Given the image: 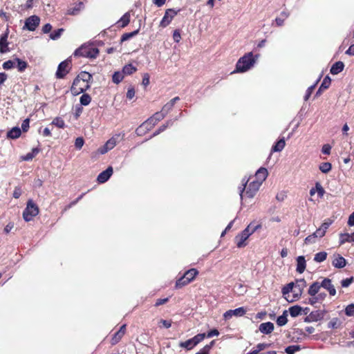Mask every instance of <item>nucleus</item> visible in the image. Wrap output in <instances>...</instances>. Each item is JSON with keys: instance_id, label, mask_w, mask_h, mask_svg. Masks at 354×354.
<instances>
[{"instance_id": "obj_61", "label": "nucleus", "mask_w": 354, "mask_h": 354, "mask_svg": "<svg viewBox=\"0 0 354 354\" xmlns=\"http://www.w3.org/2000/svg\"><path fill=\"white\" fill-rule=\"evenodd\" d=\"M219 335V332L217 329H213L209 331L207 334H205V337H212L214 336H218Z\"/></svg>"}, {"instance_id": "obj_48", "label": "nucleus", "mask_w": 354, "mask_h": 354, "mask_svg": "<svg viewBox=\"0 0 354 354\" xmlns=\"http://www.w3.org/2000/svg\"><path fill=\"white\" fill-rule=\"evenodd\" d=\"M173 107H174V105L172 104V103L169 102L163 106L161 111L167 115L170 112V111L173 109Z\"/></svg>"}, {"instance_id": "obj_59", "label": "nucleus", "mask_w": 354, "mask_h": 354, "mask_svg": "<svg viewBox=\"0 0 354 354\" xmlns=\"http://www.w3.org/2000/svg\"><path fill=\"white\" fill-rule=\"evenodd\" d=\"M30 120L28 118L25 119L21 124V129L24 131H27L29 129Z\"/></svg>"}, {"instance_id": "obj_38", "label": "nucleus", "mask_w": 354, "mask_h": 354, "mask_svg": "<svg viewBox=\"0 0 354 354\" xmlns=\"http://www.w3.org/2000/svg\"><path fill=\"white\" fill-rule=\"evenodd\" d=\"M179 346L182 348H186L187 350H191L195 346L192 339L180 342Z\"/></svg>"}, {"instance_id": "obj_12", "label": "nucleus", "mask_w": 354, "mask_h": 354, "mask_svg": "<svg viewBox=\"0 0 354 354\" xmlns=\"http://www.w3.org/2000/svg\"><path fill=\"white\" fill-rule=\"evenodd\" d=\"M71 61L68 59L62 62L57 68L56 77L59 79L63 78L68 73Z\"/></svg>"}, {"instance_id": "obj_57", "label": "nucleus", "mask_w": 354, "mask_h": 354, "mask_svg": "<svg viewBox=\"0 0 354 354\" xmlns=\"http://www.w3.org/2000/svg\"><path fill=\"white\" fill-rule=\"evenodd\" d=\"M315 87V85H313V86H310L308 88L306 92V95L304 96V100L305 101H307L310 96L312 94V92L313 91L314 88Z\"/></svg>"}, {"instance_id": "obj_15", "label": "nucleus", "mask_w": 354, "mask_h": 354, "mask_svg": "<svg viewBox=\"0 0 354 354\" xmlns=\"http://www.w3.org/2000/svg\"><path fill=\"white\" fill-rule=\"evenodd\" d=\"M8 30H6V32L3 34L0 37V53L4 54L10 51L8 48Z\"/></svg>"}, {"instance_id": "obj_36", "label": "nucleus", "mask_w": 354, "mask_h": 354, "mask_svg": "<svg viewBox=\"0 0 354 354\" xmlns=\"http://www.w3.org/2000/svg\"><path fill=\"white\" fill-rule=\"evenodd\" d=\"M327 253L326 252H320L315 255L314 261L317 263L323 262L326 259Z\"/></svg>"}, {"instance_id": "obj_26", "label": "nucleus", "mask_w": 354, "mask_h": 354, "mask_svg": "<svg viewBox=\"0 0 354 354\" xmlns=\"http://www.w3.org/2000/svg\"><path fill=\"white\" fill-rule=\"evenodd\" d=\"M344 68V64L342 62L339 61L335 62L330 68V73L333 75H337L341 73Z\"/></svg>"}, {"instance_id": "obj_16", "label": "nucleus", "mask_w": 354, "mask_h": 354, "mask_svg": "<svg viewBox=\"0 0 354 354\" xmlns=\"http://www.w3.org/2000/svg\"><path fill=\"white\" fill-rule=\"evenodd\" d=\"M306 286V282L304 279H297L294 283V292H295V297L297 299H298L299 297L301 295V292Z\"/></svg>"}, {"instance_id": "obj_23", "label": "nucleus", "mask_w": 354, "mask_h": 354, "mask_svg": "<svg viewBox=\"0 0 354 354\" xmlns=\"http://www.w3.org/2000/svg\"><path fill=\"white\" fill-rule=\"evenodd\" d=\"M274 330V324L272 322H268L262 323L259 326V330L263 334H269Z\"/></svg>"}, {"instance_id": "obj_51", "label": "nucleus", "mask_w": 354, "mask_h": 354, "mask_svg": "<svg viewBox=\"0 0 354 354\" xmlns=\"http://www.w3.org/2000/svg\"><path fill=\"white\" fill-rule=\"evenodd\" d=\"M267 347H268V344H264V343H261V344H258L256 346V347L253 349V351L257 352V354H258L260 351L264 350Z\"/></svg>"}, {"instance_id": "obj_55", "label": "nucleus", "mask_w": 354, "mask_h": 354, "mask_svg": "<svg viewBox=\"0 0 354 354\" xmlns=\"http://www.w3.org/2000/svg\"><path fill=\"white\" fill-rule=\"evenodd\" d=\"M316 190L319 196L322 198L324 196L325 192L319 183H316Z\"/></svg>"}, {"instance_id": "obj_22", "label": "nucleus", "mask_w": 354, "mask_h": 354, "mask_svg": "<svg viewBox=\"0 0 354 354\" xmlns=\"http://www.w3.org/2000/svg\"><path fill=\"white\" fill-rule=\"evenodd\" d=\"M282 294L284 298L289 302L293 301L294 299H289V293L294 292V282L289 283L282 288Z\"/></svg>"}, {"instance_id": "obj_10", "label": "nucleus", "mask_w": 354, "mask_h": 354, "mask_svg": "<svg viewBox=\"0 0 354 354\" xmlns=\"http://www.w3.org/2000/svg\"><path fill=\"white\" fill-rule=\"evenodd\" d=\"M178 10L174 9H167L165 11V15L160 23V26L162 28L167 27L172 21L174 17L178 14Z\"/></svg>"}, {"instance_id": "obj_6", "label": "nucleus", "mask_w": 354, "mask_h": 354, "mask_svg": "<svg viewBox=\"0 0 354 354\" xmlns=\"http://www.w3.org/2000/svg\"><path fill=\"white\" fill-rule=\"evenodd\" d=\"M198 272L195 268H192L183 274L176 283V287L178 288H182L184 286L190 283L195 277L198 274Z\"/></svg>"}, {"instance_id": "obj_11", "label": "nucleus", "mask_w": 354, "mask_h": 354, "mask_svg": "<svg viewBox=\"0 0 354 354\" xmlns=\"http://www.w3.org/2000/svg\"><path fill=\"white\" fill-rule=\"evenodd\" d=\"M39 22L40 19L38 16H30L26 19L24 29H27L30 31H34L39 26Z\"/></svg>"}, {"instance_id": "obj_29", "label": "nucleus", "mask_w": 354, "mask_h": 354, "mask_svg": "<svg viewBox=\"0 0 354 354\" xmlns=\"http://www.w3.org/2000/svg\"><path fill=\"white\" fill-rule=\"evenodd\" d=\"M302 308L298 305H295L289 308L288 311L291 317H295L301 314Z\"/></svg>"}, {"instance_id": "obj_40", "label": "nucleus", "mask_w": 354, "mask_h": 354, "mask_svg": "<svg viewBox=\"0 0 354 354\" xmlns=\"http://www.w3.org/2000/svg\"><path fill=\"white\" fill-rule=\"evenodd\" d=\"M82 105L87 106L91 101V97L88 94H83L80 99Z\"/></svg>"}, {"instance_id": "obj_45", "label": "nucleus", "mask_w": 354, "mask_h": 354, "mask_svg": "<svg viewBox=\"0 0 354 354\" xmlns=\"http://www.w3.org/2000/svg\"><path fill=\"white\" fill-rule=\"evenodd\" d=\"M344 312L348 317H354V304L348 305L345 308Z\"/></svg>"}, {"instance_id": "obj_58", "label": "nucleus", "mask_w": 354, "mask_h": 354, "mask_svg": "<svg viewBox=\"0 0 354 354\" xmlns=\"http://www.w3.org/2000/svg\"><path fill=\"white\" fill-rule=\"evenodd\" d=\"M325 234L326 232L319 227L313 233V236H315L316 238H322L325 235Z\"/></svg>"}, {"instance_id": "obj_17", "label": "nucleus", "mask_w": 354, "mask_h": 354, "mask_svg": "<svg viewBox=\"0 0 354 354\" xmlns=\"http://www.w3.org/2000/svg\"><path fill=\"white\" fill-rule=\"evenodd\" d=\"M332 265L336 268H343L346 265V261L339 254H334L333 256Z\"/></svg>"}, {"instance_id": "obj_31", "label": "nucleus", "mask_w": 354, "mask_h": 354, "mask_svg": "<svg viewBox=\"0 0 354 354\" xmlns=\"http://www.w3.org/2000/svg\"><path fill=\"white\" fill-rule=\"evenodd\" d=\"M320 288H321V284H319L318 282H314L310 286L308 292L310 296H315L318 293Z\"/></svg>"}, {"instance_id": "obj_47", "label": "nucleus", "mask_w": 354, "mask_h": 354, "mask_svg": "<svg viewBox=\"0 0 354 354\" xmlns=\"http://www.w3.org/2000/svg\"><path fill=\"white\" fill-rule=\"evenodd\" d=\"M52 124L59 128H64V127H65L64 121L62 119H61L60 118H55L53 120Z\"/></svg>"}, {"instance_id": "obj_49", "label": "nucleus", "mask_w": 354, "mask_h": 354, "mask_svg": "<svg viewBox=\"0 0 354 354\" xmlns=\"http://www.w3.org/2000/svg\"><path fill=\"white\" fill-rule=\"evenodd\" d=\"M330 82H331L330 78L328 76H326L324 79V80L320 86V88H323L324 90L328 88L330 84Z\"/></svg>"}, {"instance_id": "obj_9", "label": "nucleus", "mask_w": 354, "mask_h": 354, "mask_svg": "<svg viewBox=\"0 0 354 354\" xmlns=\"http://www.w3.org/2000/svg\"><path fill=\"white\" fill-rule=\"evenodd\" d=\"M120 134H116L106 142L98 149L100 154H104L111 149H113L119 141Z\"/></svg>"}, {"instance_id": "obj_32", "label": "nucleus", "mask_w": 354, "mask_h": 354, "mask_svg": "<svg viewBox=\"0 0 354 354\" xmlns=\"http://www.w3.org/2000/svg\"><path fill=\"white\" fill-rule=\"evenodd\" d=\"M75 79H80L81 81H84V82L88 83L89 81L92 79V75L86 71L81 72Z\"/></svg>"}, {"instance_id": "obj_44", "label": "nucleus", "mask_w": 354, "mask_h": 354, "mask_svg": "<svg viewBox=\"0 0 354 354\" xmlns=\"http://www.w3.org/2000/svg\"><path fill=\"white\" fill-rule=\"evenodd\" d=\"M346 242H351V234L344 233L340 234L339 238V244L342 245Z\"/></svg>"}, {"instance_id": "obj_21", "label": "nucleus", "mask_w": 354, "mask_h": 354, "mask_svg": "<svg viewBox=\"0 0 354 354\" xmlns=\"http://www.w3.org/2000/svg\"><path fill=\"white\" fill-rule=\"evenodd\" d=\"M125 331H126V325L124 324L122 325L120 328L119 329L118 331H117L113 336L111 340V344L112 345H115L116 344H118L120 339H122V337L124 336V333H125Z\"/></svg>"}, {"instance_id": "obj_18", "label": "nucleus", "mask_w": 354, "mask_h": 354, "mask_svg": "<svg viewBox=\"0 0 354 354\" xmlns=\"http://www.w3.org/2000/svg\"><path fill=\"white\" fill-rule=\"evenodd\" d=\"M268 170L266 168L261 167L257 170L255 174V177L253 180L259 183V184H262L263 182L266 179L268 176Z\"/></svg>"}, {"instance_id": "obj_3", "label": "nucleus", "mask_w": 354, "mask_h": 354, "mask_svg": "<svg viewBox=\"0 0 354 354\" xmlns=\"http://www.w3.org/2000/svg\"><path fill=\"white\" fill-rule=\"evenodd\" d=\"M248 181L249 179L247 180H245V178L243 179V187H240V196L241 199H243L244 196L250 198H253L261 185L259 183L253 180L248 185Z\"/></svg>"}, {"instance_id": "obj_50", "label": "nucleus", "mask_w": 354, "mask_h": 354, "mask_svg": "<svg viewBox=\"0 0 354 354\" xmlns=\"http://www.w3.org/2000/svg\"><path fill=\"white\" fill-rule=\"evenodd\" d=\"M138 32V30H135L130 33H125L121 37V41H124L126 40H128L131 37H133L134 35H137Z\"/></svg>"}, {"instance_id": "obj_35", "label": "nucleus", "mask_w": 354, "mask_h": 354, "mask_svg": "<svg viewBox=\"0 0 354 354\" xmlns=\"http://www.w3.org/2000/svg\"><path fill=\"white\" fill-rule=\"evenodd\" d=\"M319 170L324 173H328L332 169V165L330 162H322L319 167Z\"/></svg>"}, {"instance_id": "obj_5", "label": "nucleus", "mask_w": 354, "mask_h": 354, "mask_svg": "<svg viewBox=\"0 0 354 354\" xmlns=\"http://www.w3.org/2000/svg\"><path fill=\"white\" fill-rule=\"evenodd\" d=\"M38 213L39 208L37 205L32 200H29L23 212V218L26 221H30Z\"/></svg>"}, {"instance_id": "obj_13", "label": "nucleus", "mask_w": 354, "mask_h": 354, "mask_svg": "<svg viewBox=\"0 0 354 354\" xmlns=\"http://www.w3.org/2000/svg\"><path fill=\"white\" fill-rule=\"evenodd\" d=\"M326 314L325 310H317L312 311L305 319V322H317L323 319Z\"/></svg>"}, {"instance_id": "obj_60", "label": "nucleus", "mask_w": 354, "mask_h": 354, "mask_svg": "<svg viewBox=\"0 0 354 354\" xmlns=\"http://www.w3.org/2000/svg\"><path fill=\"white\" fill-rule=\"evenodd\" d=\"M331 147L328 144L324 145L322 149V152L324 154L329 155L330 153Z\"/></svg>"}, {"instance_id": "obj_39", "label": "nucleus", "mask_w": 354, "mask_h": 354, "mask_svg": "<svg viewBox=\"0 0 354 354\" xmlns=\"http://www.w3.org/2000/svg\"><path fill=\"white\" fill-rule=\"evenodd\" d=\"M124 78V74L122 72H115L112 77V80L115 84H119Z\"/></svg>"}, {"instance_id": "obj_42", "label": "nucleus", "mask_w": 354, "mask_h": 354, "mask_svg": "<svg viewBox=\"0 0 354 354\" xmlns=\"http://www.w3.org/2000/svg\"><path fill=\"white\" fill-rule=\"evenodd\" d=\"M205 337V333H200L191 338L195 346L202 342Z\"/></svg>"}, {"instance_id": "obj_62", "label": "nucleus", "mask_w": 354, "mask_h": 354, "mask_svg": "<svg viewBox=\"0 0 354 354\" xmlns=\"http://www.w3.org/2000/svg\"><path fill=\"white\" fill-rule=\"evenodd\" d=\"M173 39L177 43L180 41V40L181 39V36H180V31L178 30H175L174 31Z\"/></svg>"}, {"instance_id": "obj_24", "label": "nucleus", "mask_w": 354, "mask_h": 354, "mask_svg": "<svg viewBox=\"0 0 354 354\" xmlns=\"http://www.w3.org/2000/svg\"><path fill=\"white\" fill-rule=\"evenodd\" d=\"M326 296V295L324 292L311 296V297L308 299V304L313 306L317 303H320L325 299Z\"/></svg>"}, {"instance_id": "obj_52", "label": "nucleus", "mask_w": 354, "mask_h": 354, "mask_svg": "<svg viewBox=\"0 0 354 354\" xmlns=\"http://www.w3.org/2000/svg\"><path fill=\"white\" fill-rule=\"evenodd\" d=\"M353 281V277L346 278L342 280L341 285L343 288L348 287Z\"/></svg>"}, {"instance_id": "obj_1", "label": "nucleus", "mask_w": 354, "mask_h": 354, "mask_svg": "<svg viewBox=\"0 0 354 354\" xmlns=\"http://www.w3.org/2000/svg\"><path fill=\"white\" fill-rule=\"evenodd\" d=\"M259 55H257L254 57L252 52L246 53L238 60L236 64V70L233 73L248 71L254 65Z\"/></svg>"}, {"instance_id": "obj_28", "label": "nucleus", "mask_w": 354, "mask_h": 354, "mask_svg": "<svg viewBox=\"0 0 354 354\" xmlns=\"http://www.w3.org/2000/svg\"><path fill=\"white\" fill-rule=\"evenodd\" d=\"M286 146V142L284 138H281L278 140L276 144L272 147V151L274 152L281 151Z\"/></svg>"}, {"instance_id": "obj_27", "label": "nucleus", "mask_w": 354, "mask_h": 354, "mask_svg": "<svg viewBox=\"0 0 354 354\" xmlns=\"http://www.w3.org/2000/svg\"><path fill=\"white\" fill-rule=\"evenodd\" d=\"M21 133V129L19 127H13L7 133V136L11 139L18 138Z\"/></svg>"}, {"instance_id": "obj_64", "label": "nucleus", "mask_w": 354, "mask_h": 354, "mask_svg": "<svg viewBox=\"0 0 354 354\" xmlns=\"http://www.w3.org/2000/svg\"><path fill=\"white\" fill-rule=\"evenodd\" d=\"M286 198V194L285 192H280L277 193L276 199L279 201H283Z\"/></svg>"}, {"instance_id": "obj_7", "label": "nucleus", "mask_w": 354, "mask_h": 354, "mask_svg": "<svg viewBox=\"0 0 354 354\" xmlns=\"http://www.w3.org/2000/svg\"><path fill=\"white\" fill-rule=\"evenodd\" d=\"M90 87V85L84 81H81L80 79H75L71 91L73 95H77L84 91H86Z\"/></svg>"}, {"instance_id": "obj_30", "label": "nucleus", "mask_w": 354, "mask_h": 354, "mask_svg": "<svg viewBox=\"0 0 354 354\" xmlns=\"http://www.w3.org/2000/svg\"><path fill=\"white\" fill-rule=\"evenodd\" d=\"M130 21V13L129 12H126L118 21V24L121 27H125L129 24Z\"/></svg>"}, {"instance_id": "obj_8", "label": "nucleus", "mask_w": 354, "mask_h": 354, "mask_svg": "<svg viewBox=\"0 0 354 354\" xmlns=\"http://www.w3.org/2000/svg\"><path fill=\"white\" fill-rule=\"evenodd\" d=\"M251 227L252 224H250L244 230L236 236L235 242L238 248H241L247 245L246 241L251 235L250 232Z\"/></svg>"}, {"instance_id": "obj_14", "label": "nucleus", "mask_w": 354, "mask_h": 354, "mask_svg": "<svg viewBox=\"0 0 354 354\" xmlns=\"http://www.w3.org/2000/svg\"><path fill=\"white\" fill-rule=\"evenodd\" d=\"M246 313L245 309L243 307H240L234 310H229L223 314L225 319L227 320L231 319L233 316L241 317L243 316Z\"/></svg>"}, {"instance_id": "obj_25", "label": "nucleus", "mask_w": 354, "mask_h": 354, "mask_svg": "<svg viewBox=\"0 0 354 354\" xmlns=\"http://www.w3.org/2000/svg\"><path fill=\"white\" fill-rule=\"evenodd\" d=\"M306 260L304 256H299L297 258V271L301 274L306 269Z\"/></svg>"}, {"instance_id": "obj_53", "label": "nucleus", "mask_w": 354, "mask_h": 354, "mask_svg": "<svg viewBox=\"0 0 354 354\" xmlns=\"http://www.w3.org/2000/svg\"><path fill=\"white\" fill-rule=\"evenodd\" d=\"M174 123V120H169L168 121H167L164 124H162V126H160L158 129L159 130V132H162L164 131L167 127L171 126Z\"/></svg>"}, {"instance_id": "obj_43", "label": "nucleus", "mask_w": 354, "mask_h": 354, "mask_svg": "<svg viewBox=\"0 0 354 354\" xmlns=\"http://www.w3.org/2000/svg\"><path fill=\"white\" fill-rule=\"evenodd\" d=\"M17 62V68L19 72H23L27 68V63L24 61L21 60L19 58H16L15 59Z\"/></svg>"}, {"instance_id": "obj_63", "label": "nucleus", "mask_w": 354, "mask_h": 354, "mask_svg": "<svg viewBox=\"0 0 354 354\" xmlns=\"http://www.w3.org/2000/svg\"><path fill=\"white\" fill-rule=\"evenodd\" d=\"M315 239H316V237L315 236H313V234H312L308 236L305 239V240H304L305 243H306V244L313 243L315 242Z\"/></svg>"}, {"instance_id": "obj_41", "label": "nucleus", "mask_w": 354, "mask_h": 354, "mask_svg": "<svg viewBox=\"0 0 354 354\" xmlns=\"http://www.w3.org/2000/svg\"><path fill=\"white\" fill-rule=\"evenodd\" d=\"M214 341H212L210 344L205 345L202 349H201L196 354H209L210 349L213 346Z\"/></svg>"}, {"instance_id": "obj_19", "label": "nucleus", "mask_w": 354, "mask_h": 354, "mask_svg": "<svg viewBox=\"0 0 354 354\" xmlns=\"http://www.w3.org/2000/svg\"><path fill=\"white\" fill-rule=\"evenodd\" d=\"M321 284V287L324 288V289L327 290L331 296H335L336 294V290L334 287V286L332 284V281L330 279L328 278H325Z\"/></svg>"}, {"instance_id": "obj_4", "label": "nucleus", "mask_w": 354, "mask_h": 354, "mask_svg": "<svg viewBox=\"0 0 354 354\" xmlns=\"http://www.w3.org/2000/svg\"><path fill=\"white\" fill-rule=\"evenodd\" d=\"M99 54V50L91 44H84L75 50V56L86 58H95Z\"/></svg>"}, {"instance_id": "obj_20", "label": "nucleus", "mask_w": 354, "mask_h": 354, "mask_svg": "<svg viewBox=\"0 0 354 354\" xmlns=\"http://www.w3.org/2000/svg\"><path fill=\"white\" fill-rule=\"evenodd\" d=\"M113 174V168L109 167L105 171L101 172L97 176V181L100 183H104L106 182Z\"/></svg>"}, {"instance_id": "obj_54", "label": "nucleus", "mask_w": 354, "mask_h": 354, "mask_svg": "<svg viewBox=\"0 0 354 354\" xmlns=\"http://www.w3.org/2000/svg\"><path fill=\"white\" fill-rule=\"evenodd\" d=\"M84 139L81 137L76 138L75 142V146L77 149H80L84 145Z\"/></svg>"}, {"instance_id": "obj_37", "label": "nucleus", "mask_w": 354, "mask_h": 354, "mask_svg": "<svg viewBox=\"0 0 354 354\" xmlns=\"http://www.w3.org/2000/svg\"><path fill=\"white\" fill-rule=\"evenodd\" d=\"M136 71V68L133 66L132 64H127L124 66L122 69V73L124 75H131L134 72Z\"/></svg>"}, {"instance_id": "obj_2", "label": "nucleus", "mask_w": 354, "mask_h": 354, "mask_svg": "<svg viewBox=\"0 0 354 354\" xmlns=\"http://www.w3.org/2000/svg\"><path fill=\"white\" fill-rule=\"evenodd\" d=\"M166 115L160 111V112H156L149 118L147 121L143 122L137 129L136 133L138 136H142L145 130H150L153 126H155L159 121L162 120Z\"/></svg>"}, {"instance_id": "obj_34", "label": "nucleus", "mask_w": 354, "mask_h": 354, "mask_svg": "<svg viewBox=\"0 0 354 354\" xmlns=\"http://www.w3.org/2000/svg\"><path fill=\"white\" fill-rule=\"evenodd\" d=\"M64 31V28L57 29L50 34L49 37L52 40H57L60 38Z\"/></svg>"}, {"instance_id": "obj_33", "label": "nucleus", "mask_w": 354, "mask_h": 354, "mask_svg": "<svg viewBox=\"0 0 354 354\" xmlns=\"http://www.w3.org/2000/svg\"><path fill=\"white\" fill-rule=\"evenodd\" d=\"M287 316H288V312H287V310H284L282 315L278 317V318L277 319V324L280 326H284L285 324H286V323L288 322Z\"/></svg>"}, {"instance_id": "obj_46", "label": "nucleus", "mask_w": 354, "mask_h": 354, "mask_svg": "<svg viewBox=\"0 0 354 354\" xmlns=\"http://www.w3.org/2000/svg\"><path fill=\"white\" fill-rule=\"evenodd\" d=\"M300 349L299 346L298 345H292L289 346L286 348L285 351L287 354H294L295 352L298 351Z\"/></svg>"}, {"instance_id": "obj_56", "label": "nucleus", "mask_w": 354, "mask_h": 354, "mask_svg": "<svg viewBox=\"0 0 354 354\" xmlns=\"http://www.w3.org/2000/svg\"><path fill=\"white\" fill-rule=\"evenodd\" d=\"M14 62L12 61V60H8V61H6L3 64V68L5 69V70H9V69H11L12 68L14 67Z\"/></svg>"}]
</instances>
